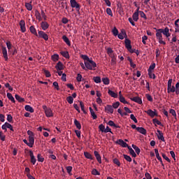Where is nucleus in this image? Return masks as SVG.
<instances>
[{
    "label": "nucleus",
    "instance_id": "nucleus-22",
    "mask_svg": "<svg viewBox=\"0 0 179 179\" xmlns=\"http://www.w3.org/2000/svg\"><path fill=\"white\" fill-rule=\"evenodd\" d=\"M105 111L106 113H108V114H113V106L108 105L105 107Z\"/></svg>",
    "mask_w": 179,
    "mask_h": 179
},
{
    "label": "nucleus",
    "instance_id": "nucleus-46",
    "mask_svg": "<svg viewBox=\"0 0 179 179\" xmlns=\"http://www.w3.org/2000/svg\"><path fill=\"white\" fill-rule=\"evenodd\" d=\"M102 82H103V85H109L110 80L108 78H102Z\"/></svg>",
    "mask_w": 179,
    "mask_h": 179
},
{
    "label": "nucleus",
    "instance_id": "nucleus-52",
    "mask_svg": "<svg viewBox=\"0 0 179 179\" xmlns=\"http://www.w3.org/2000/svg\"><path fill=\"white\" fill-rule=\"evenodd\" d=\"M139 13H140L141 17H143V19H145V20H148V17H146V14H145L143 11H140Z\"/></svg>",
    "mask_w": 179,
    "mask_h": 179
},
{
    "label": "nucleus",
    "instance_id": "nucleus-6",
    "mask_svg": "<svg viewBox=\"0 0 179 179\" xmlns=\"http://www.w3.org/2000/svg\"><path fill=\"white\" fill-rule=\"evenodd\" d=\"M38 37H39V38H43L45 41H48V35L43 31H38Z\"/></svg>",
    "mask_w": 179,
    "mask_h": 179
},
{
    "label": "nucleus",
    "instance_id": "nucleus-15",
    "mask_svg": "<svg viewBox=\"0 0 179 179\" xmlns=\"http://www.w3.org/2000/svg\"><path fill=\"white\" fill-rule=\"evenodd\" d=\"M29 156L31 157V163L32 164H36V162H37V159H36V157H34V154L33 153V151L30 150L29 151Z\"/></svg>",
    "mask_w": 179,
    "mask_h": 179
},
{
    "label": "nucleus",
    "instance_id": "nucleus-1",
    "mask_svg": "<svg viewBox=\"0 0 179 179\" xmlns=\"http://www.w3.org/2000/svg\"><path fill=\"white\" fill-rule=\"evenodd\" d=\"M43 108L45 111L46 117L48 118L54 117V113H52V110H51V108H48L47 106H43Z\"/></svg>",
    "mask_w": 179,
    "mask_h": 179
},
{
    "label": "nucleus",
    "instance_id": "nucleus-23",
    "mask_svg": "<svg viewBox=\"0 0 179 179\" xmlns=\"http://www.w3.org/2000/svg\"><path fill=\"white\" fill-rule=\"evenodd\" d=\"M157 33H156V37L157 38L160 39V38H163V35H162V31H163L162 29H159L156 30Z\"/></svg>",
    "mask_w": 179,
    "mask_h": 179
},
{
    "label": "nucleus",
    "instance_id": "nucleus-19",
    "mask_svg": "<svg viewBox=\"0 0 179 179\" xmlns=\"http://www.w3.org/2000/svg\"><path fill=\"white\" fill-rule=\"evenodd\" d=\"M28 146L29 148H33V146L34 145V136L31 137V136H29V142H28Z\"/></svg>",
    "mask_w": 179,
    "mask_h": 179
},
{
    "label": "nucleus",
    "instance_id": "nucleus-54",
    "mask_svg": "<svg viewBox=\"0 0 179 179\" xmlns=\"http://www.w3.org/2000/svg\"><path fill=\"white\" fill-rule=\"evenodd\" d=\"M176 94H179V83H177L175 88Z\"/></svg>",
    "mask_w": 179,
    "mask_h": 179
},
{
    "label": "nucleus",
    "instance_id": "nucleus-55",
    "mask_svg": "<svg viewBox=\"0 0 179 179\" xmlns=\"http://www.w3.org/2000/svg\"><path fill=\"white\" fill-rule=\"evenodd\" d=\"M113 34L115 36V37H117V36H118V29H117V27H114L113 29Z\"/></svg>",
    "mask_w": 179,
    "mask_h": 179
},
{
    "label": "nucleus",
    "instance_id": "nucleus-31",
    "mask_svg": "<svg viewBox=\"0 0 179 179\" xmlns=\"http://www.w3.org/2000/svg\"><path fill=\"white\" fill-rule=\"evenodd\" d=\"M132 17H133V20H134V22H138V20H139V13H134L132 15Z\"/></svg>",
    "mask_w": 179,
    "mask_h": 179
},
{
    "label": "nucleus",
    "instance_id": "nucleus-50",
    "mask_svg": "<svg viewBox=\"0 0 179 179\" xmlns=\"http://www.w3.org/2000/svg\"><path fill=\"white\" fill-rule=\"evenodd\" d=\"M123 156H124V158L125 159V160H127V162H132V158H131L129 157V155H123Z\"/></svg>",
    "mask_w": 179,
    "mask_h": 179
},
{
    "label": "nucleus",
    "instance_id": "nucleus-58",
    "mask_svg": "<svg viewBox=\"0 0 179 179\" xmlns=\"http://www.w3.org/2000/svg\"><path fill=\"white\" fill-rule=\"evenodd\" d=\"M6 136L5 135H3V132L0 131V139L3 141H5Z\"/></svg>",
    "mask_w": 179,
    "mask_h": 179
},
{
    "label": "nucleus",
    "instance_id": "nucleus-11",
    "mask_svg": "<svg viewBox=\"0 0 179 179\" xmlns=\"http://www.w3.org/2000/svg\"><path fill=\"white\" fill-rule=\"evenodd\" d=\"M20 26L22 33H25L26 31V22L24 20H22L20 21Z\"/></svg>",
    "mask_w": 179,
    "mask_h": 179
},
{
    "label": "nucleus",
    "instance_id": "nucleus-41",
    "mask_svg": "<svg viewBox=\"0 0 179 179\" xmlns=\"http://www.w3.org/2000/svg\"><path fill=\"white\" fill-rule=\"evenodd\" d=\"M120 103H123V104H128V101L125 100V98L122 96V95H120Z\"/></svg>",
    "mask_w": 179,
    "mask_h": 179
},
{
    "label": "nucleus",
    "instance_id": "nucleus-3",
    "mask_svg": "<svg viewBox=\"0 0 179 179\" xmlns=\"http://www.w3.org/2000/svg\"><path fill=\"white\" fill-rule=\"evenodd\" d=\"M125 47L131 54L134 53V51L132 50V45H131V40L126 38L124 41Z\"/></svg>",
    "mask_w": 179,
    "mask_h": 179
},
{
    "label": "nucleus",
    "instance_id": "nucleus-37",
    "mask_svg": "<svg viewBox=\"0 0 179 179\" xmlns=\"http://www.w3.org/2000/svg\"><path fill=\"white\" fill-rule=\"evenodd\" d=\"M6 45L8 50V52H12V43H10V41H7Z\"/></svg>",
    "mask_w": 179,
    "mask_h": 179
},
{
    "label": "nucleus",
    "instance_id": "nucleus-34",
    "mask_svg": "<svg viewBox=\"0 0 179 179\" xmlns=\"http://www.w3.org/2000/svg\"><path fill=\"white\" fill-rule=\"evenodd\" d=\"M131 146H132L133 149H134V150L137 155H139L141 153V149L139 148H138V146L135 145L134 144H132Z\"/></svg>",
    "mask_w": 179,
    "mask_h": 179
},
{
    "label": "nucleus",
    "instance_id": "nucleus-17",
    "mask_svg": "<svg viewBox=\"0 0 179 179\" xmlns=\"http://www.w3.org/2000/svg\"><path fill=\"white\" fill-rule=\"evenodd\" d=\"M131 101H135V103H138V104H142V99L139 96H134L133 98H130Z\"/></svg>",
    "mask_w": 179,
    "mask_h": 179
},
{
    "label": "nucleus",
    "instance_id": "nucleus-47",
    "mask_svg": "<svg viewBox=\"0 0 179 179\" xmlns=\"http://www.w3.org/2000/svg\"><path fill=\"white\" fill-rule=\"evenodd\" d=\"M92 174L93 176H100V172L97 171L96 169H92Z\"/></svg>",
    "mask_w": 179,
    "mask_h": 179
},
{
    "label": "nucleus",
    "instance_id": "nucleus-8",
    "mask_svg": "<svg viewBox=\"0 0 179 179\" xmlns=\"http://www.w3.org/2000/svg\"><path fill=\"white\" fill-rule=\"evenodd\" d=\"M117 37L120 40H124V38H127L128 36H127V31L125 29H122L121 33L117 34Z\"/></svg>",
    "mask_w": 179,
    "mask_h": 179
},
{
    "label": "nucleus",
    "instance_id": "nucleus-57",
    "mask_svg": "<svg viewBox=\"0 0 179 179\" xmlns=\"http://www.w3.org/2000/svg\"><path fill=\"white\" fill-rule=\"evenodd\" d=\"M130 118H131V120L134 121L135 124H138V120H136V117H135V115H134V114H131L130 115Z\"/></svg>",
    "mask_w": 179,
    "mask_h": 179
},
{
    "label": "nucleus",
    "instance_id": "nucleus-4",
    "mask_svg": "<svg viewBox=\"0 0 179 179\" xmlns=\"http://www.w3.org/2000/svg\"><path fill=\"white\" fill-rule=\"evenodd\" d=\"M70 3L71 8H76L77 12H79V10H80V5L78 3L76 0H70Z\"/></svg>",
    "mask_w": 179,
    "mask_h": 179
},
{
    "label": "nucleus",
    "instance_id": "nucleus-2",
    "mask_svg": "<svg viewBox=\"0 0 179 179\" xmlns=\"http://www.w3.org/2000/svg\"><path fill=\"white\" fill-rule=\"evenodd\" d=\"M171 83H173V79H169L167 87L168 93H174V92H176V87H174V85L171 86Z\"/></svg>",
    "mask_w": 179,
    "mask_h": 179
},
{
    "label": "nucleus",
    "instance_id": "nucleus-60",
    "mask_svg": "<svg viewBox=\"0 0 179 179\" xmlns=\"http://www.w3.org/2000/svg\"><path fill=\"white\" fill-rule=\"evenodd\" d=\"M106 13L107 15H109V16H113V11L111 10V8H106Z\"/></svg>",
    "mask_w": 179,
    "mask_h": 179
},
{
    "label": "nucleus",
    "instance_id": "nucleus-10",
    "mask_svg": "<svg viewBox=\"0 0 179 179\" xmlns=\"http://www.w3.org/2000/svg\"><path fill=\"white\" fill-rule=\"evenodd\" d=\"M146 114H148L151 118H154L155 117H157V112L156 110H152V109H149L145 111Z\"/></svg>",
    "mask_w": 179,
    "mask_h": 179
},
{
    "label": "nucleus",
    "instance_id": "nucleus-56",
    "mask_svg": "<svg viewBox=\"0 0 179 179\" xmlns=\"http://www.w3.org/2000/svg\"><path fill=\"white\" fill-rule=\"evenodd\" d=\"M113 163L115 164H117L118 166V167H120V166H121V162H120V160H118V159H117V158L113 159Z\"/></svg>",
    "mask_w": 179,
    "mask_h": 179
},
{
    "label": "nucleus",
    "instance_id": "nucleus-28",
    "mask_svg": "<svg viewBox=\"0 0 179 179\" xmlns=\"http://www.w3.org/2000/svg\"><path fill=\"white\" fill-rule=\"evenodd\" d=\"M24 110H26V111H29V113H34V109H33V107L29 105H26L24 106Z\"/></svg>",
    "mask_w": 179,
    "mask_h": 179
},
{
    "label": "nucleus",
    "instance_id": "nucleus-43",
    "mask_svg": "<svg viewBox=\"0 0 179 179\" xmlns=\"http://www.w3.org/2000/svg\"><path fill=\"white\" fill-rule=\"evenodd\" d=\"M84 156L86 157V159H90L91 160L93 159V157L87 152H84Z\"/></svg>",
    "mask_w": 179,
    "mask_h": 179
},
{
    "label": "nucleus",
    "instance_id": "nucleus-25",
    "mask_svg": "<svg viewBox=\"0 0 179 179\" xmlns=\"http://www.w3.org/2000/svg\"><path fill=\"white\" fill-rule=\"evenodd\" d=\"M136 131L142 135H146V130L143 127H137Z\"/></svg>",
    "mask_w": 179,
    "mask_h": 179
},
{
    "label": "nucleus",
    "instance_id": "nucleus-63",
    "mask_svg": "<svg viewBox=\"0 0 179 179\" xmlns=\"http://www.w3.org/2000/svg\"><path fill=\"white\" fill-rule=\"evenodd\" d=\"M44 73L46 78H50L51 76V73H50L48 70H44Z\"/></svg>",
    "mask_w": 179,
    "mask_h": 179
},
{
    "label": "nucleus",
    "instance_id": "nucleus-32",
    "mask_svg": "<svg viewBox=\"0 0 179 179\" xmlns=\"http://www.w3.org/2000/svg\"><path fill=\"white\" fill-rule=\"evenodd\" d=\"M25 8L27 9V10H32L33 6H31V1L30 3H25Z\"/></svg>",
    "mask_w": 179,
    "mask_h": 179
},
{
    "label": "nucleus",
    "instance_id": "nucleus-5",
    "mask_svg": "<svg viewBox=\"0 0 179 179\" xmlns=\"http://www.w3.org/2000/svg\"><path fill=\"white\" fill-rule=\"evenodd\" d=\"M81 58L83 59H84V61H87V62H90V64H92L93 66H96V62L92 59H90V58H89L88 55H80Z\"/></svg>",
    "mask_w": 179,
    "mask_h": 179
},
{
    "label": "nucleus",
    "instance_id": "nucleus-33",
    "mask_svg": "<svg viewBox=\"0 0 179 179\" xmlns=\"http://www.w3.org/2000/svg\"><path fill=\"white\" fill-rule=\"evenodd\" d=\"M127 61L130 62V66H131V68H134V69L136 68V64H135L134 62H132V59H131V57H128Z\"/></svg>",
    "mask_w": 179,
    "mask_h": 179
},
{
    "label": "nucleus",
    "instance_id": "nucleus-12",
    "mask_svg": "<svg viewBox=\"0 0 179 179\" xmlns=\"http://www.w3.org/2000/svg\"><path fill=\"white\" fill-rule=\"evenodd\" d=\"M155 152L156 155L157 159L160 162L162 166L164 167V164H163V161L162 160V157H160V155L159 154V150L155 149Z\"/></svg>",
    "mask_w": 179,
    "mask_h": 179
},
{
    "label": "nucleus",
    "instance_id": "nucleus-35",
    "mask_svg": "<svg viewBox=\"0 0 179 179\" xmlns=\"http://www.w3.org/2000/svg\"><path fill=\"white\" fill-rule=\"evenodd\" d=\"M15 97L17 100V101H19V103H23V101H24V98H22L18 94H15Z\"/></svg>",
    "mask_w": 179,
    "mask_h": 179
},
{
    "label": "nucleus",
    "instance_id": "nucleus-38",
    "mask_svg": "<svg viewBox=\"0 0 179 179\" xmlns=\"http://www.w3.org/2000/svg\"><path fill=\"white\" fill-rule=\"evenodd\" d=\"M52 61H54V62H57V61H58V59H59V55L55 54L52 55L51 57Z\"/></svg>",
    "mask_w": 179,
    "mask_h": 179
},
{
    "label": "nucleus",
    "instance_id": "nucleus-39",
    "mask_svg": "<svg viewBox=\"0 0 179 179\" xmlns=\"http://www.w3.org/2000/svg\"><path fill=\"white\" fill-rule=\"evenodd\" d=\"M153 124L156 125H160L161 127H163V124H162V122L159 121L157 119L155 118L152 120Z\"/></svg>",
    "mask_w": 179,
    "mask_h": 179
},
{
    "label": "nucleus",
    "instance_id": "nucleus-27",
    "mask_svg": "<svg viewBox=\"0 0 179 179\" xmlns=\"http://www.w3.org/2000/svg\"><path fill=\"white\" fill-rule=\"evenodd\" d=\"M94 156L97 159L98 163H101V157L100 156V154H99V152L94 151Z\"/></svg>",
    "mask_w": 179,
    "mask_h": 179
},
{
    "label": "nucleus",
    "instance_id": "nucleus-30",
    "mask_svg": "<svg viewBox=\"0 0 179 179\" xmlns=\"http://www.w3.org/2000/svg\"><path fill=\"white\" fill-rule=\"evenodd\" d=\"M7 97H8V100H10V101H12V103H15L16 102V101H15V98L13 97L12 94L8 92L7 93Z\"/></svg>",
    "mask_w": 179,
    "mask_h": 179
},
{
    "label": "nucleus",
    "instance_id": "nucleus-59",
    "mask_svg": "<svg viewBox=\"0 0 179 179\" xmlns=\"http://www.w3.org/2000/svg\"><path fill=\"white\" fill-rule=\"evenodd\" d=\"M66 170L67 173L69 174H70V176H71V173H72V166H69L66 167Z\"/></svg>",
    "mask_w": 179,
    "mask_h": 179
},
{
    "label": "nucleus",
    "instance_id": "nucleus-26",
    "mask_svg": "<svg viewBox=\"0 0 179 179\" xmlns=\"http://www.w3.org/2000/svg\"><path fill=\"white\" fill-rule=\"evenodd\" d=\"M62 40L64 41V43H66V44H67V45H69L70 47L71 41H69V38L66 37V35H64L62 36Z\"/></svg>",
    "mask_w": 179,
    "mask_h": 179
},
{
    "label": "nucleus",
    "instance_id": "nucleus-42",
    "mask_svg": "<svg viewBox=\"0 0 179 179\" xmlns=\"http://www.w3.org/2000/svg\"><path fill=\"white\" fill-rule=\"evenodd\" d=\"M93 80L95 82V83H101V78L99 76L94 77Z\"/></svg>",
    "mask_w": 179,
    "mask_h": 179
},
{
    "label": "nucleus",
    "instance_id": "nucleus-49",
    "mask_svg": "<svg viewBox=\"0 0 179 179\" xmlns=\"http://www.w3.org/2000/svg\"><path fill=\"white\" fill-rule=\"evenodd\" d=\"M8 54H11V55H16V54H17V50L16 48H14L13 49H11V52H8Z\"/></svg>",
    "mask_w": 179,
    "mask_h": 179
},
{
    "label": "nucleus",
    "instance_id": "nucleus-61",
    "mask_svg": "<svg viewBox=\"0 0 179 179\" xmlns=\"http://www.w3.org/2000/svg\"><path fill=\"white\" fill-rule=\"evenodd\" d=\"M7 121L9 122H12V121H13V117H12V115H7Z\"/></svg>",
    "mask_w": 179,
    "mask_h": 179
},
{
    "label": "nucleus",
    "instance_id": "nucleus-64",
    "mask_svg": "<svg viewBox=\"0 0 179 179\" xmlns=\"http://www.w3.org/2000/svg\"><path fill=\"white\" fill-rule=\"evenodd\" d=\"M76 79H77V80H78V82H82V76L80 75V73H78V74L77 75Z\"/></svg>",
    "mask_w": 179,
    "mask_h": 179
},
{
    "label": "nucleus",
    "instance_id": "nucleus-20",
    "mask_svg": "<svg viewBox=\"0 0 179 179\" xmlns=\"http://www.w3.org/2000/svg\"><path fill=\"white\" fill-rule=\"evenodd\" d=\"M107 53L109 55V57H110V64H113V48H106Z\"/></svg>",
    "mask_w": 179,
    "mask_h": 179
},
{
    "label": "nucleus",
    "instance_id": "nucleus-7",
    "mask_svg": "<svg viewBox=\"0 0 179 179\" xmlns=\"http://www.w3.org/2000/svg\"><path fill=\"white\" fill-rule=\"evenodd\" d=\"M84 64L87 69H89L90 71H94V68L97 66V64L96 63L95 66H93V64L90 63V62H85Z\"/></svg>",
    "mask_w": 179,
    "mask_h": 179
},
{
    "label": "nucleus",
    "instance_id": "nucleus-16",
    "mask_svg": "<svg viewBox=\"0 0 179 179\" xmlns=\"http://www.w3.org/2000/svg\"><path fill=\"white\" fill-rule=\"evenodd\" d=\"M159 30H162V33L166 36V37H170V29H169V27H166L164 29H159Z\"/></svg>",
    "mask_w": 179,
    "mask_h": 179
},
{
    "label": "nucleus",
    "instance_id": "nucleus-40",
    "mask_svg": "<svg viewBox=\"0 0 179 179\" xmlns=\"http://www.w3.org/2000/svg\"><path fill=\"white\" fill-rule=\"evenodd\" d=\"M148 75H149V78H150V79H156V75H155V73H152V70H148Z\"/></svg>",
    "mask_w": 179,
    "mask_h": 179
},
{
    "label": "nucleus",
    "instance_id": "nucleus-62",
    "mask_svg": "<svg viewBox=\"0 0 179 179\" xmlns=\"http://www.w3.org/2000/svg\"><path fill=\"white\" fill-rule=\"evenodd\" d=\"M120 107V101H117L113 104V108H118Z\"/></svg>",
    "mask_w": 179,
    "mask_h": 179
},
{
    "label": "nucleus",
    "instance_id": "nucleus-51",
    "mask_svg": "<svg viewBox=\"0 0 179 179\" xmlns=\"http://www.w3.org/2000/svg\"><path fill=\"white\" fill-rule=\"evenodd\" d=\"M99 129H100V131L101 132H105L106 131V127L104 126V124H101L99 126Z\"/></svg>",
    "mask_w": 179,
    "mask_h": 179
},
{
    "label": "nucleus",
    "instance_id": "nucleus-13",
    "mask_svg": "<svg viewBox=\"0 0 179 179\" xmlns=\"http://www.w3.org/2000/svg\"><path fill=\"white\" fill-rule=\"evenodd\" d=\"M115 143L117 145H120L122 146V148H127V146H128V144L125 143L122 139H119L118 141H115Z\"/></svg>",
    "mask_w": 179,
    "mask_h": 179
},
{
    "label": "nucleus",
    "instance_id": "nucleus-24",
    "mask_svg": "<svg viewBox=\"0 0 179 179\" xmlns=\"http://www.w3.org/2000/svg\"><path fill=\"white\" fill-rule=\"evenodd\" d=\"M41 26L43 30H47V29L50 27V24H48V22H42Z\"/></svg>",
    "mask_w": 179,
    "mask_h": 179
},
{
    "label": "nucleus",
    "instance_id": "nucleus-48",
    "mask_svg": "<svg viewBox=\"0 0 179 179\" xmlns=\"http://www.w3.org/2000/svg\"><path fill=\"white\" fill-rule=\"evenodd\" d=\"M35 16L36 19H38V20H41V15L40 14V12H38V10L35 12Z\"/></svg>",
    "mask_w": 179,
    "mask_h": 179
},
{
    "label": "nucleus",
    "instance_id": "nucleus-21",
    "mask_svg": "<svg viewBox=\"0 0 179 179\" xmlns=\"http://www.w3.org/2000/svg\"><path fill=\"white\" fill-rule=\"evenodd\" d=\"M55 69H57V71H62V69H64V64H62V62H59L56 64Z\"/></svg>",
    "mask_w": 179,
    "mask_h": 179
},
{
    "label": "nucleus",
    "instance_id": "nucleus-29",
    "mask_svg": "<svg viewBox=\"0 0 179 179\" xmlns=\"http://www.w3.org/2000/svg\"><path fill=\"white\" fill-rule=\"evenodd\" d=\"M74 125H76L77 129H82V124H80V122L76 119L74 120Z\"/></svg>",
    "mask_w": 179,
    "mask_h": 179
},
{
    "label": "nucleus",
    "instance_id": "nucleus-18",
    "mask_svg": "<svg viewBox=\"0 0 179 179\" xmlns=\"http://www.w3.org/2000/svg\"><path fill=\"white\" fill-rule=\"evenodd\" d=\"M29 30L31 34H34L36 37H38V34H37V30L36 29V27H34V25L31 26Z\"/></svg>",
    "mask_w": 179,
    "mask_h": 179
},
{
    "label": "nucleus",
    "instance_id": "nucleus-44",
    "mask_svg": "<svg viewBox=\"0 0 179 179\" xmlns=\"http://www.w3.org/2000/svg\"><path fill=\"white\" fill-rule=\"evenodd\" d=\"M37 159H38V162H40L41 163H43V162H44V157L41 156V154H38Z\"/></svg>",
    "mask_w": 179,
    "mask_h": 179
},
{
    "label": "nucleus",
    "instance_id": "nucleus-14",
    "mask_svg": "<svg viewBox=\"0 0 179 179\" xmlns=\"http://www.w3.org/2000/svg\"><path fill=\"white\" fill-rule=\"evenodd\" d=\"M157 138L159 140V141H162V142H164L165 140H164V136H163V132H162V131L160 130H157Z\"/></svg>",
    "mask_w": 179,
    "mask_h": 179
},
{
    "label": "nucleus",
    "instance_id": "nucleus-45",
    "mask_svg": "<svg viewBox=\"0 0 179 179\" xmlns=\"http://www.w3.org/2000/svg\"><path fill=\"white\" fill-rule=\"evenodd\" d=\"M66 101H68L69 104H72L73 103V97L69 96L66 98Z\"/></svg>",
    "mask_w": 179,
    "mask_h": 179
},
{
    "label": "nucleus",
    "instance_id": "nucleus-53",
    "mask_svg": "<svg viewBox=\"0 0 179 179\" xmlns=\"http://www.w3.org/2000/svg\"><path fill=\"white\" fill-rule=\"evenodd\" d=\"M80 106L81 110L83 111L84 114H86V110H85V104L83 103V102L80 101Z\"/></svg>",
    "mask_w": 179,
    "mask_h": 179
},
{
    "label": "nucleus",
    "instance_id": "nucleus-36",
    "mask_svg": "<svg viewBox=\"0 0 179 179\" xmlns=\"http://www.w3.org/2000/svg\"><path fill=\"white\" fill-rule=\"evenodd\" d=\"M61 55L64 58L69 59V52H68L67 51L61 52Z\"/></svg>",
    "mask_w": 179,
    "mask_h": 179
},
{
    "label": "nucleus",
    "instance_id": "nucleus-9",
    "mask_svg": "<svg viewBox=\"0 0 179 179\" xmlns=\"http://www.w3.org/2000/svg\"><path fill=\"white\" fill-rule=\"evenodd\" d=\"M1 53L3 55V57L5 59V61H8V50H6V47L1 45Z\"/></svg>",
    "mask_w": 179,
    "mask_h": 179
}]
</instances>
